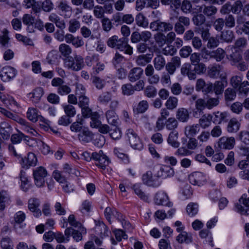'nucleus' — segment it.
Here are the masks:
<instances>
[{"label":"nucleus","instance_id":"1","mask_svg":"<svg viewBox=\"0 0 249 249\" xmlns=\"http://www.w3.org/2000/svg\"><path fill=\"white\" fill-rule=\"evenodd\" d=\"M107 45L110 48L124 51L125 53L129 55L133 53L132 47L128 45L127 39L124 37L119 38L118 36H113L108 39Z\"/></svg>","mask_w":249,"mask_h":249},{"label":"nucleus","instance_id":"2","mask_svg":"<svg viewBox=\"0 0 249 249\" xmlns=\"http://www.w3.org/2000/svg\"><path fill=\"white\" fill-rule=\"evenodd\" d=\"M64 65L68 69L73 71H79L84 66V59L80 55L70 56L64 60Z\"/></svg>","mask_w":249,"mask_h":249},{"label":"nucleus","instance_id":"3","mask_svg":"<svg viewBox=\"0 0 249 249\" xmlns=\"http://www.w3.org/2000/svg\"><path fill=\"white\" fill-rule=\"evenodd\" d=\"M219 103L217 98H207L206 99L199 98L196 100L195 107L199 111H202L205 108L211 109L217 106Z\"/></svg>","mask_w":249,"mask_h":249},{"label":"nucleus","instance_id":"4","mask_svg":"<svg viewBox=\"0 0 249 249\" xmlns=\"http://www.w3.org/2000/svg\"><path fill=\"white\" fill-rule=\"evenodd\" d=\"M125 135L131 146L134 149L141 150L143 148V144L141 139L133 129H127Z\"/></svg>","mask_w":249,"mask_h":249},{"label":"nucleus","instance_id":"5","mask_svg":"<svg viewBox=\"0 0 249 249\" xmlns=\"http://www.w3.org/2000/svg\"><path fill=\"white\" fill-rule=\"evenodd\" d=\"M48 175L46 169L42 166H39L33 171V176L35 184L37 187L44 186L45 183V178Z\"/></svg>","mask_w":249,"mask_h":249},{"label":"nucleus","instance_id":"6","mask_svg":"<svg viewBox=\"0 0 249 249\" xmlns=\"http://www.w3.org/2000/svg\"><path fill=\"white\" fill-rule=\"evenodd\" d=\"M149 28L153 31L163 33L171 31L173 28V25L170 22L156 20L150 23Z\"/></svg>","mask_w":249,"mask_h":249},{"label":"nucleus","instance_id":"7","mask_svg":"<svg viewBox=\"0 0 249 249\" xmlns=\"http://www.w3.org/2000/svg\"><path fill=\"white\" fill-rule=\"evenodd\" d=\"M105 215L109 222H110L111 217L116 218L121 223L123 227L124 228H127L130 225L129 222L125 221L123 218L122 215L115 209L107 207L105 211Z\"/></svg>","mask_w":249,"mask_h":249},{"label":"nucleus","instance_id":"8","mask_svg":"<svg viewBox=\"0 0 249 249\" xmlns=\"http://www.w3.org/2000/svg\"><path fill=\"white\" fill-rule=\"evenodd\" d=\"M92 157L94 160L97 162L96 163V165L103 170H105L110 162L107 157L103 153L102 150H100L99 152H93Z\"/></svg>","mask_w":249,"mask_h":249},{"label":"nucleus","instance_id":"9","mask_svg":"<svg viewBox=\"0 0 249 249\" xmlns=\"http://www.w3.org/2000/svg\"><path fill=\"white\" fill-rule=\"evenodd\" d=\"M154 201L158 205L166 206L168 207H171L173 206L172 202L169 201L168 195L163 191H159L155 194Z\"/></svg>","mask_w":249,"mask_h":249},{"label":"nucleus","instance_id":"10","mask_svg":"<svg viewBox=\"0 0 249 249\" xmlns=\"http://www.w3.org/2000/svg\"><path fill=\"white\" fill-rule=\"evenodd\" d=\"M17 74V70L10 66H5L0 71V77L4 82H8L13 79Z\"/></svg>","mask_w":249,"mask_h":249},{"label":"nucleus","instance_id":"11","mask_svg":"<svg viewBox=\"0 0 249 249\" xmlns=\"http://www.w3.org/2000/svg\"><path fill=\"white\" fill-rule=\"evenodd\" d=\"M142 180L144 184L153 187H158L161 184L159 178H155V175L153 176L152 172L150 171H148L143 174Z\"/></svg>","mask_w":249,"mask_h":249},{"label":"nucleus","instance_id":"12","mask_svg":"<svg viewBox=\"0 0 249 249\" xmlns=\"http://www.w3.org/2000/svg\"><path fill=\"white\" fill-rule=\"evenodd\" d=\"M235 144V139L233 137H222L218 141V146L221 149H232Z\"/></svg>","mask_w":249,"mask_h":249},{"label":"nucleus","instance_id":"13","mask_svg":"<svg viewBox=\"0 0 249 249\" xmlns=\"http://www.w3.org/2000/svg\"><path fill=\"white\" fill-rule=\"evenodd\" d=\"M240 204L235 205V211L241 214L248 215L249 214V209L244 208L241 204L244 205L247 207H249V197L247 195H243L239 200Z\"/></svg>","mask_w":249,"mask_h":249},{"label":"nucleus","instance_id":"14","mask_svg":"<svg viewBox=\"0 0 249 249\" xmlns=\"http://www.w3.org/2000/svg\"><path fill=\"white\" fill-rule=\"evenodd\" d=\"M40 205V202L37 198H31L28 200V208L36 217H38L41 215V212L39 209Z\"/></svg>","mask_w":249,"mask_h":249},{"label":"nucleus","instance_id":"15","mask_svg":"<svg viewBox=\"0 0 249 249\" xmlns=\"http://www.w3.org/2000/svg\"><path fill=\"white\" fill-rule=\"evenodd\" d=\"M206 180L205 176L202 173L199 172H194L189 176V180L190 183L194 185L199 186L203 185Z\"/></svg>","mask_w":249,"mask_h":249},{"label":"nucleus","instance_id":"16","mask_svg":"<svg viewBox=\"0 0 249 249\" xmlns=\"http://www.w3.org/2000/svg\"><path fill=\"white\" fill-rule=\"evenodd\" d=\"M174 169L168 166H162L155 174V178H166L173 176Z\"/></svg>","mask_w":249,"mask_h":249},{"label":"nucleus","instance_id":"17","mask_svg":"<svg viewBox=\"0 0 249 249\" xmlns=\"http://www.w3.org/2000/svg\"><path fill=\"white\" fill-rule=\"evenodd\" d=\"M37 160L36 156L33 153H29L27 157L22 158L20 164L24 168H28L32 166H35L37 163Z\"/></svg>","mask_w":249,"mask_h":249},{"label":"nucleus","instance_id":"18","mask_svg":"<svg viewBox=\"0 0 249 249\" xmlns=\"http://www.w3.org/2000/svg\"><path fill=\"white\" fill-rule=\"evenodd\" d=\"M66 42L67 43L71 44L75 48L81 47L84 44V42L81 37L74 36L71 34L66 35Z\"/></svg>","mask_w":249,"mask_h":249},{"label":"nucleus","instance_id":"19","mask_svg":"<svg viewBox=\"0 0 249 249\" xmlns=\"http://www.w3.org/2000/svg\"><path fill=\"white\" fill-rule=\"evenodd\" d=\"M143 74V70L140 67H135L132 69L129 72L128 78L131 82H135L142 77Z\"/></svg>","mask_w":249,"mask_h":249},{"label":"nucleus","instance_id":"20","mask_svg":"<svg viewBox=\"0 0 249 249\" xmlns=\"http://www.w3.org/2000/svg\"><path fill=\"white\" fill-rule=\"evenodd\" d=\"M175 7L177 8V5L180 4V10L184 14H190L193 12V6L192 2L189 0H183L180 3L179 0H175Z\"/></svg>","mask_w":249,"mask_h":249},{"label":"nucleus","instance_id":"21","mask_svg":"<svg viewBox=\"0 0 249 249\" xmlns=\"http://www.w3.org/2000/svg\"><path fill=\"white\" fill-rule=\"evenodd\" d=\"M196 10L198 12H201L202 11L204 14L207 17L213 16L215 15L217 11L216 7L213 5H198L196 6Z\"/></svg>","mask_w":249,"mask_h":249},{"label":"nucleus","instance_id":"22","mask_svg":"<svg viewBox=\"0 0 249 249\" xmlns=\"http://www.w3.org/2000/svg\"><path fill=\"white\" fill-rule=\"evenodd\" d=\"M57 7L63 13L65 18H69L71 17V7L68 4L66 1L60 0L59 1Z\"/></svg>","mask_w":249,"mask_h":249},{"label":"nucleus","instance_id":"23","mask_svg":"<svg viewBox=\"0 0 249 249\" xmlns=\"http://www.w3.org/2000/svg\"><path fill=\"white\" fill-rule=\"evenodd\" d=\"M93 135L88 128L84 127L81 132L78 135V138L80 141L82 142H89L93 139Z\"/></svg>","mask_w":249,"mask_h":249},{"label":"nucleus","instance_id":"24","mask_svg":"<svg viewBox=\"0 0 249 249\" xmlns=\"http://www.w3.org/2000/svg\"><path fill=\"white\" fill-rule=\"evenodd\" d=\"M168 143L174 148H178L180 145L178 141V133L177 131H172L168 136L167 139Z\"/></svg>","mask_w":249,"mask_h":249},{"label":"nucleus","instance_id":"25","mask_svg":"<svg viewBox=\"0 0 249 249\" xmlns=\"http://www.w3.org/2000/svg\"><path fill=\"white\" fill-rule=\"evenodd\" d=\"M106 118L107 121L110 125L117 126L119 124V118L115 110H108L107 111Z\"/></svg>","mask_w":249,"mask_h":249},{"label":"nucleus","instance_id":"26","mask_svg":"<svg viewBox=\"0 0 249 249\" xmlns=\"http://www.w3.org/2000/svg\"><path fill=\"white\" fill-rule=\"evenodd\" d=\"M199 130V126L198 124L188 125L184 128V134L188 138L194 137L198 133Z\"/></svg>","mask_w":249,"mask_h":249},{"label":"nucleus","instance_id":"27","mask_svg":"<svg viewBox=\"0 0 249 249\" xmlns=\"http://www.w3.org/2000/svg\"><path fill=\"white\" fill-rule=\"evenodd\" d=\"M189 113L186 108L181 107L179 108L176 112L177 119L181 122H187L189 119Z\"/></svg>","mask_w":249,"mask_h":249},{"label":"nucleus","instance_id":"28","mask_svg":"<svg viewBox=\"0 0 249 249\" xmlns=\"http://www.w3.org/2000/svg\"><path fill=\"white\" fill-rule=\"evenodd\" d=\"M0 100L7 107H18L17 102L12 96L8 94H4L0 92Z\"/></svg>","mask_w":249,"mask_h":249},{"label":"nucleus","instance_id":"29","mask_svg":"<svg viewBox=\"0 0 249 249\" xmlns=\"http://www.w3.org/2000/svg\"><path fill=\"white\" fill-rule=\"evenodd\" d=\"M176 240L179 243L181 244L183 243L189 244L193 241L191 234L186 231H182L177 236Z\"/></svg>","mask_w":249,"mask_h":249},{"label":"nucleus","instance_id":"30","mask_svg":"<svg viewBox=\"0 0 249 249\" xmlns=\"http://www.w3.org/2000/svg\"><path fill=\"white\" fill-rule=\"evenodd\" d=\"M191 66L189 63L184 64L180 70L181 73L183 76H187L190 79H195L196 74L191 71Z\"/></svg>","mask_w":249,"mask_h":249},{"label":"nucleus","instance_id":"31","mask_svg":"<svg viewBox=\"0 0 249 249\" xmlns=\"http://www.w3.org/2000/svg\"><path fill=\"white\" fill-rule=\"evenodd\" d=\"M228 58L231 62L232 65H235L241 60L242 55L239 51L233 48L232 49V53L228 57Z\"/></svg>","mask_w":249,"mask_h":249},{"label":"nucleus","instance_id":"32","mask_svg":"<svg viewBox=\"0 0 249 249\" xmlns=\"http://www.w3.org/2000/svg\"><path fill=\"white\" fill-rule=\"evenodd\" d=\"M8 33V31L6 29H4L2 31V35L0 36V45L2 48H6L11 46Z\"/></svg>","mask_w":249,"mask_h":249},{"label":"nucleus","instance_id":"33","mask_svg":"<svg viewBox=\"0 0 249 249\" xmlns=\"http://www.w3.org/2000/svg\"><path fill=\"white\" fill-rule=\"evenodd\" d=\"M240 124L235 118L231 119L227 125V131L229 133L236 132L240 128Z\"/></svg>","mask_w":249,"mask_h":249},{"label":"nucleus","instance_id":"34","mask_svg":"<svg viewBox=\"0 0 249 249\" xmlns=\"http://www.w3.org/2000/svg\"><path fill=\"white\" fill-rule=\"evenodd\" d=\"M43 94V90L41 88H37L35 89L32 92L29 93V97L33 102L37 103Z\"/></svg>","mask_w":249,"mask_h":249},{"label":"nucleus","instance_id":"35","mask_svg":"<svg viewBox=\"0 0 249 249\" xmlns=\"http://www.w3.org/2000/svg\"><path fill=\"white\" fill-rule=\"evenodd\" d=\"M222 68L219 65L215 64L208 67V74L211 78L218 77Z\"/></svg>","mask_w":249,"mask_h":249},{"label":"nucleus","instance_id":"36","mask_svg":"<svg viewBox=\"0 0 249 249\" xmlns=\"http://www.w3.org/2000/svg\"><path fill=\"white\" fill-rule=\"evenodd\" d=\"M212 120L213 116L212 115L205 114L199 119V124L202 128L205 129L210 126Z\"/></svg>","mask_w":249,"mask_h":249},{"label":"nucleus","instance_id":"37","mask_svg":"<svg viewBox=\"0 0 249 249\" xmlns=\"http://www.w3.org/2000/svg\"><path fill=\"white\" fill-rule=\"evenodd\" d=\"M153 64L154 67L157 71H160L163 69L165 66V60L162 56L158 55L154 58Z\"/></svg>","mask_w":249,"mask_h":249},{"label":"nucleus","instance_id":"38","mask_svg":"<svg viewBox=\"0 0 249 249\" xmlns=\"http://www.w3.org/2000/svg\"><path fill=\"white\" fill-rule=\"evenodd\" d=\"M26 115L27 118L33 123H36L38 121L40 115L38 114L37 109L34 107L29 108Z\"/></svg>","mask_w":249,"mask_h":249},{"label":"nucleus","instance_id":"39","mask_svg":"<svg viewBox=\"0 0 249 249\" xmlns=\"http://www.w3.org/2000/svg\"><path fill=\"white\" fill-rule=\"evenodd\" d=\"M79 230L74 229L72 234V238L76 242H78L83 239V235L87 234V230L84 227L78 228Z\"/></svg>","mask_w":249,"mask_h":249},{"label":"nucleus","instance_id":"40","mask_svg":"<svg viewBox=\"0 0 249 249\" xmlns=\"http://www.w3.org/2000/svg\"><path fill=\"white\" fill-rule=\"evenodd\" d=\"M92 83L98 89H102L106 85V82L104 79H101L97 76H92L91 77Z\"/></svg>","mask_w":249,"mask_h":249},{"label":"nucleus","instance_id":"41","mask_svg":"<svg viewBox=\"0 0 249 249\" xmlns=\"http://www.w3.org/2000/svg\"><path fill=\"white\" fill-rule=\"evenodd\" d=\"M149 104L146 100H142L140 101L134 108V111L137 113H143L146 111L148 109Z\"/></svg>","mask_w":249,"mask_h":249},{"label":"nucleus","instance_id":"42","mask_svg":"<svg viewBox=\"0 0 249 249\" xmlns=\"http://www.w3.org/2000/svg\"><path fill=\"white\" fill-rule=\"evenodd\" d=\"M133 189L135 194L138 196L142 200L147 202L149 200L148 195L145 194L141 189V187L139 184H135L133 186Z\"/></svg>","mask_w":249,"mask_h":249},{"label":"nucleus","instance_id":"43","mask_svg":"<svg viewBox=\"0 0 249 249\" xmlns=\"http://www.w3.org/2000/svg\"><path fill=\"white\" fill-rule=\"evenodd\" d=\"M21 129L23 131L32 135V136H37L39 135L37 132L30 124V123L27 122L25 120L21 124Z\"/></svg>","mask_w":249,"mask_h":249},{"label":"nucleus","instance_id":"44","mask_svg":"<svg viewBox=\"0 0 249 249\" xmlns=\"http://www.w3.org/2000/svg\"><path fill=\"white\" fill-rule=\"evenodd\" d=\"M152 59L151 54H142L138 56L136 60L138 65L144 66L149 63Z\"/></svg>","mask_w":249,"mask_h":249},{"label":"nucleus","instance_id":"45","mask_svg":"<svg viewBox=\"0 0 249 249\" xmlns=\"http://www.w3.org/2000/svg\"><path fill=\"white\" fill-rule=\"evenodd\" d=\"M136 22L138 26L142 27L143 28H146L149 24L148 19L141 13L137 15L136 17Z\"/></svg>","mask_w":249,"mask_h":249},{"label":"nucleus","instance_id":"46","mask_svg":"<svg viewBox=\"0 0 249 249\" xmlns=\"http://www.w3.org/2000/svg\"><path fill=\"white\" fill-rule=\"evenodd\" d=\"M227 113L226 112H221L217 111L213 113V121L215 124H220L222 122L226 121L227 118Z\"/></svg>","mask_w":249,"mask_h":249},{"label":"nucleus","instance_id":"47","mask_svg":"<svg viewBox=\"0 0 249 249\" xmlns=\"http://www.w3.org/2000/svg\"><path fill=\"white\" fill-rule=\"evenodd\" d=\"M68 30L70 33H74L80 28V22L75 18L70 19L68 23Z\"/></svg>","mask_w":249,"mask_h":249},{"label":"nucleus","instance_id":"48","mask_svg":"<svg viewBox=\"0 0 249 249\" xmlns=\"http://www.w3.org/2000/svg\"><path fill=\"white\" fill-rule=\"evenodd\" d=\"M178 105V99L176 97L170 96L166 101L165 106L169 110L175 109Z\"/></svg>","mask_w":249,"mask_h":249},{"label":"nucleus","instance_id":"49","mask_svg":"<svg viewBox=\"0 0 249 249\" xmlns=\"http://www.w3.org/2000/svg\"><path fill=\"white\" fill-rule=\"evenodd\" d=\"M59 51L61 54L65 57H69L72 53V49L69 45L65 43L60 44L59 46Z\"/></svg>","mask_w":249,"mask_h":249},{"label":"nucleus","instance_id":"50","mask_svg":"<svg viewBox=\"0 0 249 249\" xmlns=\"http://www.w3.org/2000/svg\"><path fill=\"white\" fill-rule=\"evenodd\" d=\"M121 89L123 94L125 96L131 95L135 92L133 86L130 83L123 85Z\"/></svg>","mask_w":249,"mask_h":249},{"label":"nucleus","instance_id":"51","mask_svg":"<svg viewBox=\"0 0 249 249\" xmlns=\"http://www.w3.org/2000/svg\"><path fill=\"white\" fill-rule=\"evenodd\" d=\"M234 38V34L232 31L227 30L222 32L221 34V39L223 41L226 42H231Z\"/></svg>","mask_w":249,"mask_h":249},{"label":"nucleus","instance_id":"52","mask_svg":"<svg viewBox=\"0 0 249 249\" xmlns=\"http://www.w3.org/2000/svg\"><path fill=\"white\" fill-rule=\"evenodd\" d=\"M31 141L36 142L37 145L39 147L41 152L44 155H47L51 152L50 147L40 140L36 141L35 139H31Z\"/></svg>","mask_w":249,"mask_h":249},{"label":"nucleus","instance_id":"53","mask_svg":"<svg viewBox=\"0 0 249 249\" xmlns=\"http://www.w3.org/2000/svg\"><path fill=\"white\" fill-rule=\"evenodd\" d=\"M225 51L220 48H217L212 53V56L218 62L221 61L225 57Z\"/></svg>","mask_w":249,"mask_h":249},{"label":"nucleus","instance_id":"54","mask_svg":"<svg viewBox=\"0 0 249 249\" xmlns=\"http://www.w3.org/2000/svg\"><path fill=\"white\" fill-rule=\"evenodd\" d=\"M111 99V94L108 92L102 93L98 98V101L102 104L107 105Z\"/></svg>","mask_w":249,"mask_h":249},{"label":"nucleus","instance_id":"55","mask_svg":"<svg viewBox=\"0 0 249 249\" xmlns=\"http://www.w3.org/2000/svg\"><path fill=\"white\" fill-rule=\"evenodd\" d=\"M198 205L195 203H189L186 207V212L189 215L193 216L198 212Z\"/></svg>","mask_w":249,"mask_h":249},{"label":"nucleus","instance_id":"56","mask_svg":"<svg viewBox=\"0 0 249 249\" xmlns=\"http://www.w3.org/2000/svg\"><path fill=\"white\" fill-rule=\"evenodd\" d=\"M165 124L167 129L174 131L178 126V122L175 118L171 117L168 118Z\"/></svg>","mask_w":249,"mask_h":249},{"label":"nucleus","instance_id":"57","mask_svg":"<svg viewBox=\"0 0 249 249\" xmlns=\"http://www.w3.org/2000/svg\"><path fill=\"white\" fill-rule=\"evenodd\" d=\"M90 117V126L93 128L98 127L101 124V122L99 120V115L98 113L97 112H93Z\"/></svg>","mask_w":249,"mask_h":249},{"label":"nucleus","instance_id":"58","mask_svg":"<svg viewBox=\"0 0 249 249\" xmlns=\"http://www.w3.org/2000/svg\"><path fill=\"white\" fill-rule=\"evenodd\" d=\"M224 20L225 25L226 27L228 28H232L235 26V18L232 15H228L225 17Z\"/></svg>","mask_w":249,"mask_h":249},{"label":"nucleus","instance_id":"59","mask_svg":"<svg viewBox=\"0 0 249 249\" xmlns=\"http://www.w3.org/2000/svg\"><path fill=\"white\" fill-rule=\"evenodd\" d=\"M232 13L234 14H239L243 9V4L242 2L240 0L235 1L232 5Z\"/></svg>","mask_w":249,"mask_h":249},{"label":"nucleus","instance_id":"60","mask_svg":"<svg viewBox=\"0 0 249 249\" xmlns=\"http://www.w3.org/2000/svg\"><path fill=\"white\" fill-rule=\"evenodd\" d=\"M225 98L226 101H231L236 97V94L235 90L231 88H228L225 91Z\"/></svg>","mask_w":249,"mask_h":249},{"label":"nucleus","instance_id":"61","mask_svg":"<svg viewBox=\"0 0 249 249\" xmlns=\"http://www.w3.org/2000/svg\"><path fill=\"white\" fill-rule=\"evenodd\" d=\"M206 20L205 16L202 14H196L192 18L194 24L196 26H201Z\"/></svg>","mask_w":249,"mask_h":249},{"label":"nucleus","instance_id":"62","mask_svg":"<svg viewBox=\"0 0 249 249\" xmlns=\"http://www.w3.org/2000/svg\"><path fill=\"white\" fill-rule=\"evenodd\" d=\"M154 39L156 42L159 46H162L165 44L166 41V36L163 33H158L154 35Z\"/></svg>","mask_w":249,"mask_h":249},{"label":"nucleus","instance_id":"63","mask_svg":"<svg viewBox=\"0 0 249 249\" xmlns=\"http://www.w3.org/2000/svg\"><path fill=\"white\" fill-rule=\"evenodd\" d=\"M144 95L148 98L155 97L157 93V89L152 86H148L144 90Z\"/></svg>","mask_w":249,"mask_h":249},{"label":"nucleus","instance_id":"64","mask_svg":"<svg viewBox=\"0 0 249 249\" xmlns=\"http://www.w3.org/2000/svg\"><path fill=\"white\" fill-rule=\"evenodd\" d=\"M237 88L240 94L246 95L249 91V82L245 81Z\"/></svg>","mask_w":249,"mask_h":249}]
</instances>
